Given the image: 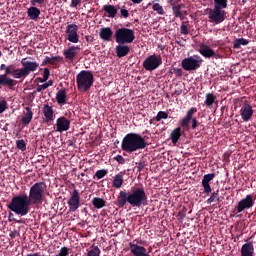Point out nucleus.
I'll return each instance as SVG.
<instances>
[{"mask_svg":"<svg viewBox=\"0 0 256 256\" xmlns=\"http://www.w3.org/2000/svg\"><path fill=\"white\" fill-rule=\"evenodd\" d=\"M227 0H214V8L215 9H227Z\"/></svg>","mask_w":256,"mask_h":256,"instance_id":"nucleus-39","label":"nucleus"},{"mask_svg":"<svg viewBox=\"0 0 256 256\" xmlns=\"http://www.w3.org/2000/svg\"><path fill=\"white\" fill-rule=\"evenodd\" d=\"M67 99V92L65 90H59L56 94V101L59 105H65Z\"/></svg>","mask_w":256,"mask_h":256,"instance_id":"nucleus-33","label":"nucleus"},{"mask_svg":"<svg viewBox=\"0 0 256 256\" xmlns=\"http://www.w3.org/2000/svg\"><path fill=\"white\" fill-rule=\"evenodd\" d=\"M169 118V114L165 111H159L156 115V117L154 118V121H161V119H168Z\"/></svg>","mask_w":256,"mask_h":256,"instance_id":"nucleus-42","label":"nucleus"},{"mask_svg":"<svg viewBox=\"0 0 256 256\" xmlns=\"http://www.w3.org/2000/svg\"><path fill=\"white\" fill-rule=\"evenodd\" d=\"M67 144H68V147H75V141L73 140H68Z\"/></svg>","mask_w":256,"mask_h":256,"instance_id":"nucleus-62","label":"nucleus"},{"mask_svg":"<svg viewBox=\"0 0 256 256\" xmlns=\"http://www.w3.org/2000/svg\"><path fill=\"white\" fill-rule=\"evenodd\" d=\"M195 113H197V109L195 107H192L187 111L186 115L180 120V127H182V129H187L189 127V123H191V129L195 131V129L201 125L197 118H193Z\"/></svg>","mask_w":256,"mask_h":256,"instance_id":"nucleus-9","label":"nucleus"},{"mask_svg":"<svg viewBox=\"0 0 256 256\" xmlns=\"http://www.w3.org/2000/svg\"><path fill=\"white\" fill-rule=\"evenodd\" d=\"M44 85H47V88L53 87V80H49L48 82L44 83Z\"/></svg>","mask_w":256,"mask_h":256,"instance_id":"nucleus-63","label":"nucleus"},{"mask_svg":"<svg viewBox=\"0 0 256 256\" xmlns=\"http://www.w3.org/2000/svg\"><path fill=\"white\" fill-rule=\"evenodd\" d=\"M93 73L89 70H82L76 76V83L78 91L85 93L93 87L94 83Z\"/></svg>","mask_w":256,"mask_h":256,"instance_id":"nucleus-6","label":"nucleus"},{"mask_svg":"<svg viewBox=\"0 0 256 256\" xmlns=\"http://www.w3.org/2000/svg\"><path fill=\"white\" fill-rule=\"evenodd\" d=\"M215 201H219V190L214 191L210 198L207 200L208 204L215 203Z\"/></svg>","mask_w":256,"mask_h":256,"instance_id":"nucleus-44","label":"nucleus"},{"mask_svg":"<svg viewBox=\"0 0 256 256\" xmlns=\"http://www.w3.org/2000/svg\"><path fill=\"white\" fill-rule=\"evenodd\" d=\"M201 65H203V58L197 54L181 61V67L184 71H197V69L201 68Z\"/></svg>","mask_w":256,"mask_h":256,"instance_id":"nucleus-8","label":"nucleus"},{"mask_svg":"<svg viewBox=\"0 0 256 256\" xmlns=\"http://www.w3.org/2000/svg\"><path fill=\"white\" fill-rule=\"evenodd\" d=\"M56 256H69V248L67 247H62Z\"/></svg>","mask_w":256,"mask_h":256,"instance_id":"nucleus-47","label":"nucleus"},{"mask_svg":"<svg viewBox=\"0 0 256 256\" xmlns=\"http://www.w3.org/2000/svg\"><path fill=\"white\" fill-rule=\"evenodd\" d=\"M187 217V207H183L181 211L178 212V221H183Z\"/></svg>","mask_w":256,"mask_h":256,"instance_id":"nucleus-45","label":"nucleus"},{"mask_svg":"<svg viewBox=\"0 0 256 256\" xmlns=\"http://www.w3.org/2000/svg\"><path fill=\"white\" fill-rule=\"evenodd\" d=\"M239 113L244 123H249V121H251L253 118V107L249 104V102L245 101L242 104Z\"/></svg>","mask_w":256,"mask_h":256,"instance_id":"nucleus-15","label":"nucleus"},{"mask_svg":"<svg viewBox=\"0 0 256 256\" xmlns=\"http://www.w3.org/2000/svg\"><path fill=\"white\" fill-rule=\"evenodd\" d=\"M163 65V58L161 55L152 54L146 57L142 63V67L145 71H155Z\"/></svg>","mask_w":256,"mask_h":256,"instance_id":"nucleus-10","label":"nucleus"},{"mask_svg":"<svg viewBox=\"0 0 256 256\" xmlns=\"http://www.w3.org/2000/svg\"><path fill=\"white\" fill-rule=\"evenodd\" d=\"M241 45H243V46L249 45V40H247L245 38H238V39L234 40V42H233L234 49H241Z\"/></svg>","mask_w":256,"mask_h":256,"instance_id":"nucleus-35","label":"nucleus"},{"mask_svg":"<svg viewBox=\"0 0 256 256\" xmlns=\"http://www.w3.org/2000/svg\"><path fill=\"white\" fill-rule=\"evenodd\" d=\"M168 75H169V77H173V75H175V67H172L169 69Z\"/></svg>","mask_w":256,"mask_h":256,"instance_id":"nucleus-61","label":"nucleus"},{"mask_svg":"<svg viewBox=\"0 0 256 256\" xmlns=\"http://www.w3.org/2000/svg\"><path fill=\"white\" fill-rule=\"evenodd\" d=\"M215 179V173L206 174L202 178V187L204 189V193L206 195H211V181Z\"/></svg>","mask_w":256,"mask_h":256,"instance_id":"nucleus-20","label":"nucleus"},{"mask_svg":"<svg viewBox=\"0 0 256 256\" xmlns=\"http://www.w3.org/2000/svg\"><path fill=\"white\" fill-rule=\"evenodd\" d=\"M16 147L20 151H27V143H25V140L23 139L16 141Z\"/></svg>","mask_w":256,"mask_h":256,"instance_id":"nucleus-43","label":"nucleus"},{"mask_svg":"<svg viewBox=\"0 0 256 256\" xmlns=\"http://www.w3.org/2000/svg\"><path fill=\"white\" fill-rule=\"evenodd\" d=\"M170 139L173 145H177V143H179V140L181 139V127H177L171 131Z\"/></svg>","mask_w":256,"mask_h":256,"instance_id":"nucleus-30","label":"nucleus"},{"mask_svg":"<svg viewBox=\"0 0 256 256\" xmlns=\"http://www.w3.org/2000/svg\"><path fill=\"white\" fill-rule=\"evenodd\" d=\"M130 252L134 256H149L147 253V248L144 246H139L138 244L129 243Z\"/></svg>","mask_w":256,"mask_h":256,"instance_id":"nucleus-21","label":"nucleus"},{"mask_svg":"<svg viewBox=\"0 0 256 256\" xmlns=\"http://www.w3.org/2000/svg\"><path fill=\"white\" fill-rule=\"evenodd\" d=\"M31 205H35L28 198L27 194H21L12 198L10 204L8 205V209L16 213V215H20L21 217H25V215H29V211H31Z\"/></svg>","mask_w":256,"mask_h":256,"instance_id":"nucleus-3","label":"nucleus"},{"mask_svg":"<svg viewBox=\"0 0 256 256\" xmlns=\"http://www.w3.org/2000/svg\"><path fill=\"white\" fill-rule=\"evenodd\" d=\"M240 253L241 256H253L255 253V247L253 246V242L243 244Z\"/></svg>","mask_w":256,"mask_h":256,"instance_id":"nucleus-23","label":"nucleus"},{"mask_svg":"<svg viewBox=\"0 0 256 256\" xmlns=\"http://www.w3.org/2000/svg\"><path fill=\"white\" fill-rule=\"evenodd\" d=\"M42 113L44 115V123H51L55 121V112L53 111V107L49 106V104H44L42 107Z\"/></svg>","mask_w":256,"mask_h":256,"instance_id":"nucleus-19","label":"nucleus"},{"mask_svg":"<svg viewBox=\"0 0 256 256\" xmlns=\"http://www.w3.org/2000/svg\"><path fill=\"white\" fill-rule=\"evenodd\" d=\"M136 169L139 173H141V171H143V169H145V163H143V162L136 163Z\"/></svg>","mask_w":256,"mask_h":256,"instance_id":"nucleus-55","label":"nucleus"},{"mask_svg":"<svg viewBox=\"0 0 256 256\" xmlns=\"http://www.w3.org/2000/svg\"><path fill=\"white\" fill-rule=\"evenodd\" d=\"M26 112L24 113V116L21 118V121L25 127L33 121V111L30 107H26Z\"/></svg>","mask_w":256,"mask_h":256,"instance_id":"nucleus-29","label":"nucleus"},{"mask_svg":"<svg viewBox=\"0 0 256 256\" xmlns=\"http://www.w3.org/2000/svg\"><path fill=\"white\" fill-rule=\"evenodd\" d=\"M33 60H34L33 57L23 58L21 60V65L24 71L27 73V75H30L31 73H35V71L39 69V63Z\"/></svg>","mask_w":256,"mask_h":256,"instance_id":"nucleus-14","label":"nucleus"},{"mask_svg":"<svg viewBox=\"0 0 256 256\" xmlns=\"http://www.w3.org/2000/svg\"><path fill=\"white\" fill-rule=\"evenodd\" d=\"M127 203H129L131 207H145L147 205L145 187H132L129 192L121 190L117 196L116 205L119 209H123Z\"/></svg>","mask_w":256,"mask_h":256,"instance_id":"nucleus-1","label":"nucleus"},{"mask_svg":"<svg viewBox=\"0 0 256 256\" xmlns=\"http://www.w3.org/2000/svg\"><path fill=\"white\" fill-rule=\"evenodd\" d=\"M87 256H101V249H99V246L92 245V249L88 251Z\"/></svg>","mask_w":256,"mask_h":256,"instance_id":"nucleus-40","label":"nucleus"},{"mask_svg":"<svg viewBox=\"0 0 256 256\" xmlns=\"http://www.w3.org/2000/svg\"><path fill=\"white\" fill-rule=\"evenodd\" d=\"M92 205L95 207V209H103V207L107 205V201H105L103 198L94 197L92 199Z\"/></svg>","mask_w":256,"mask_h":256,"instance_id":"nucleus-31","label":"nucleus"},{"mask_svg":"<svg viewBox=\"0 0 256 256\" xmlns=\"http://www.w3.org/2000/svg\"><path fill=\"white\" fill-rule=\"evenodd\" d=\"M123 183H124L123 175L118 174L114 176L112 187H114L115 189H121V186L123 185Z\"/></svg>","mask_w":256,"mask_h":256,"instance_id":"nucleus-34","label":"nucleus"},{"mask_svg":"<svg viewBox=\"0 0 256 256\" xmlns=\"http://www.w3.org/2000/svg\"><path fill=\"white\" fill-rule=\"evenodd\" d=\"M130 51L131 48L125 44H118L115 48V53L118 59H122V57H127Z\"/></svg>","mask_w":256,"mask_h":256,"instance_id":"nucleus-22","label":"nucleus"},{"mask_svg":"<svg viewBox=\"0 0 256 256\" xmlns=\"http://www.w3.org/2000/svg\"><path fill=\"white\" fill-rule=\"evenodd\" d=\"M17 68L15 65L10 64V65H5L1 64L0 65V71H4V74H0V89L3 87H8L10 91L15 90V85H17V80H14L12 78H9V75H14L15 71Z\"/></svg>","mask_w":256,"mask_h":256,"instance_id":"nucleus-4","label":"nucleus"},{"mask_svg":"<svg viewBox=\"0 0 256 256\" xmlns=\"http://www.w3.org/2000/svg\"><path fill=\"white\" fill-rule=\"evenodd\" d=\"M132 1V3H134L135 5H139L140 3H143V0H130Z\"/></svg>","mask_w":256,"mask_h":256,"instance_id":"nucleus-64","label":"nucleus"},{"mask_svg":"<svg viewBox=\"0 0 256 256\" xmlns=\"http://www.w3.org/2000/svg\"><path fill=\"white\" fill-rule=\"evenodd\" d=\"M153 11H155L158 15H165V10L163 9V6L159 3H154L152 5Z\"/></svg>","mask_w":256,"mask_h":256,"instance_id":"nucleus-41","label":"nucleus"},{"mask_svg":"<svg viewBox=\"0 0 256 256\" xmlns=\"http://www.w3.org/2000/svg\"><path fill=\"white\" fill-rule=\"evenodd\" d=\"M174 75L176 77H183V69L174 67Z\"/></svg>","mask_w":256,"mask_h":256,"instance_id":"nucleus-53","label":"nucleus"},{"mask_svg":"<svg viewBox=\"0 0 256 256\" xmlns=\"http://www.w3.org/2000/svg\"><path fill=\"white\" fill-rule=\"evenodd\" d=\"M255 205V200L252 195H247L244 199L238 202V205L235 207L237 213H243L245 209H251Z\"/></svg>","mask_w":256,"mask_h":256,"instance_id":"nucleus-16","label":"nucleus"},{"mask_svg":"<svg viewBox=\"0 0 256 256\" xmlns=\"http://www.w3.org/2000/svg\"><path fill=\"white\" fill-rule=\"evenodd\" d=\"M120 13H121V17H123L124 19H127V17H129V10L125 9V6H123L120 9Z\"/></svg>","mask_w":256,"mask_h":256,"instance_id":"nucleus-50","label":"nucleus"},{"mask_svg":"<svg viewBox=\"0 0 256 256\" xmlns=\"http://www.w3.org/2000/svg\"><path fill=\"white\" fill-rule=\"evenodd\" d=\"M80 4H81V0H72L70 7L75 8L77 7V5H80Z\"/></svg>","mask_w":256,"mask_h":256,"instance_id":"nucleus-57","label":"nucleus"},{"mask_svg":"<svg viewBox=\"0 0 256 256\" xmlns=\"http://www.w3.org/2000/svg\"><path fill=\"white\" fill-rule=\"evenodd\" d=\"M7 111V101L2 100L0 101V115L1 113H5Z\"/></svg>","mask_w":256,"mask_h":256,"instance_id":"nucleus-48","label":"nucleus"},{"mask_svg":"<svg viewBox=\"0 0 256 256\" xmlns=\"http://www.w3.org/2000/svg\"><path fill=\"white\" fill-rule=\"evenodd\" d=\"M8 220L10 221V222H12V221H14L15 223H23V220H17V219H15V215L13 214V213H9V215H8Z\"/></svg>","mask_w":256,"mask_h":256,"instance_id":"nucleus-51","label":"nucleus"},{"mask_svg":"<svg viewBox=\"0 0 256 256\" xmlns=\"http://www.w3.org/2000/svg\"><path fill=\"white\" fill-rule=\"evenodd\" d=\"M132 243H133V245H135V243H137L136 245H144L145 244V242H143V240H141V239H136Z\"/></svg>","mask_w":256,"mask_h":256,"instance_id":"nucleus-60","label":"nucleus"},{"mask_svg":"<svg viewBox=\"0 0 256 256\" xmlns=\"http://www.w3.org/2000/svg\"><path fill=\"white\" fill-rule=\"evenodd\" d=\"M215 99H217V96H215L213 93H207L205 99L206 107L211 108L213 103H215Z\"/></svg>","mask_w":256,"mask_h":256,"instance_id":"nucleus-37","label":"nucleus"},{"mask_svg":"<svg viewBox=\"0 0 256 256\" xmlns=\"http://www.w3.org/2000/svg\"><path fill=\"white\" fill-rule=\"evenodd\" d=\"M27 15L32 21H39V16L41 15V10L36 6H31L27 9Z\"/></svg>","mask_w":256,"mask_h":256,"instance_id":"nucleus-25","label":"nucleus"},{"mask_svg":"<svg viewBox=\"0 0 256 256\" xmlns=\"http://www.w3.org/2000/svg\"><path fill=\"white\" fill-rule=\"evenodd\" d=\"M68 207L71 213H75V211L81 207V196L79 195V191L77 189L72 191L68 200Z\"/></svg>","mask_w":256,"mask_h":256,"instance_id":"nucleus-12","label":"nucleus"},{"mask_svg":"<svg viewBox=\"0 0 256 256\" xmlns=\"http://www.w3.org/2000/svg\"><path fill=\"white\" fill-rule=\"evenodd\" d=\"M102 9L105 11V13H107V17H110V19H115L118 10L114 5L105 4Z\"/></svg>","mask_w":256,"mask_h":256,"instance_id":"nucleus-28","label":"nucleus"},{"mask_svg":"<svg viewBox=\"0 0 256 256\" xmlns=\"http://www.w3.org/2000/svg\"><path fill=\"white\" fill-rule=\"evenodd\" d=\"M54 129L57 133H65V131H69V129H71V120L65 118V116L59 117L56 120Z\"/></svg>","mask_w":256,"mask_h":256,"instance_id":"nucleus-17","label":"nucleus"},{"mask_svg":"<svg viewBox=\"0 0 256 256\" xmlns=\"http://www.w3.org/2000/svg\"><path fill=\"white\" fill-rule=\"evenodd\" d=\"M63 61V57L61 56H53L52 58L49 56H45L44 60L41 63V67H45V65H56V63H61Z\"/></svg>","mask_w":256,"mask_h":256,"instance_id":"nucleus-27","label":"nucleus"},{"mask_svg":"<svg viewBox=\"0 0 256 256\" xmlns=\"http://www.w3.org/2000/svg\"><path fill=\"white\" fill-rule=\"evenodd\" d=\"M181 93H183V90L178 88L174 91L173 95H174V97H179V95H181Z\"/></svg>","mask_w":256,"mask_h":256,"instance_id":"nucleus-59","label":"nucleus"},{"mask_svg":"<svg viewBox=\"0 0 256 256\" xmlns=\"http://www.w3.org/2000/svg\"><path fill=\"white\" fill-rule=\"evenodd\" d=\"M43 3H45V0H30L32 7H37V5L41 7Z\"/></svg>","mask_w":256,"mask_h":256,"instance_id":"nucleus-49","label":"nucleus"},{"mask_svg":"<svg viewBox=\"0 0 256 256\" xmlns=\"http://www.w3.org/2000/svg\"><path fill=\"white\" fill-rule=\"evenodd\" d=\"M99 37L102 41H111V37H113V30L110 27H103L99 31Z\"/></svg>","mask_w":256,"mask_h":256,"instance_id":"nucleus-24","label":"nucleus"},{"mask_svg":"<svg viewBox=\"0 0 256 256\" xmlns=\"http://www.w3.org/2000/svg\"><path fill=\"white\" fill-rule=\"evenodd\" d=\"M118 45H129L135 41V32L129 28H118L114 33Z\"/></svg>","mask_w":256,"mask_h":256,"instance_id":"nucleus-7","label":"nucleus"},{"mask_svg":"<svg viewBox=\"0 0 256 256\" xmlns=\"http://www.w3.org/2000/svg\"><path fill=\"white\" fill-rule=\"evenodd\" d=\"M171 7H172V15L176 17V19H181V21H183L185 17H183V11L179 7V4H174Z\"/></svg>","mask_w":256,"mask_h":256,"instance_id":"nucleus-32","label":"nucleus"},{"mask_svg":"<svg viewBox=\"0 0 256 256\" xmlns=\"http://www.w3.org/2000/svg\"><path fill=\"white\" fill-rule=\"evenodd\" d=\"M115 161H117V163H119V165H125V159L121 156V155H117L116 157H114Z\"/></svg>","mask_w":256,"mask_h":256,"instance_id":"nucleus-52","label":"nucleus"},{"mask_svg":"<svg viewBox=\"0 0 256 256\" xmlns=\"http://www.w3.org/2000/svg\"><path fill=\"white\" fill-rule=\"evenodd\" d=\"M149 144L143 136L138 133H128L126 134L121 142V149L124 153H135L145 149Z\"/></svg>","mask_w":256,"mask_h":256,"instance_id":"nucleus-2","label":"nucleus"},{"mask_svg":"<svg viewBox=\"0 0 256 256\" xmlns=\"http://www.w3.org/2000/svg\"><path fill=\"white\" fill-rule=\"evenodd\" d=\"M199 53L200 55H202V57H205L206 59H211V57H215V51L204 44L199 49Z\"/></svg>","mask_w":256,"mask_h":256,"instance_id":"nucleus-26","label":"nucleus"},{"mask_svg":"<svg viewBox=\"0 0 256 256\" xmlns=\"http://www.w3.org/2000/svg\"><path fill=\"white\" fill-rule=\"evenodd\" d=\"M107 173H109L108 170H105V169L98 170L96 171L94 178L97 177L98 179H103V177H105Z\"/></svg>","mask_w":256,"mask_h":256,"instance_id":"nucleus-46","label":"nucleus"},{"mask_svg":"<svg viewBox=\"0 0 256 256\" xmlns=\"http://www.w3.org/2000/svg\"><path fill=\"white\" fill-rule=\"evenodd\" d=\"M14 79H21L25 77H29V74L24 70V68L16 69L14 74L12 75Z\"/></svg>","mask_w":256,"mask_h":256,"instance_id":"nucleus-36","label":"nucleus"},{"mask_svg":"<svg viewBox=\"0 0 256 256\" xmlns=\"http://www.w3.org/2000/svg\"><path fill=\"white\" fill-rule=\"evenodd\" d=\"M47 184L45 182H36L30 187L28 199L33 205H41L45 199Z\"/></svg>","mask_w":256,"mask_h":256,"instance_id":"nucleus-5","label":"nucleus"},{"mask_svg":"<svg viewBox=\"0 0 256 256\" xmlns=\"http://www.w3.org/2000/svg\"><path fill=\"white\" fill-rule=\"evenodd\" d=\"M45 89H47V85L46 84L38 85L36 87L37 93H41V91H45Z\"/></svg>","mask_w":256,"mask_h":256,"instance_id":"nucleus-56","label":"nucleus"},{"mask_svg":"<svg viewBox=\"0 0 256 256\" xmlns=\"http://www.w3.org/2000/svg\"><path fill=\"white\" fill-rule=\"evenodd\" d=\"M208 19H210V23H215L216 25H219L220 23H223L225 19H227V12L219 8L209 9Z\"/></svg>","mask_w":256,"mask_h":256,"instance_id":"nucleus-11","label":"nucleus"},{"mask_svg":"<svg viewBox=\"0 0 256 256\" xmlns=\"http://www.w3.org/2000/svg\"><path fill=\"white\" fill-rule=\"evenodd\" d=\"M79 26L77 24H69L66 26V39L70 43H79Z\"/></svg>","mask_w":256,"mask_h":256,"instance_id":"nucleus-13","label":"nucleus"},{"mask_svg":"<svg viewBox=\"0 0 256 256\" xmlns=\"http://www.w3.org/2000/svg\"><path fill=\"white\" fill-rule=\"evenodd\" d=\"M49 75H51V72L49 71V68H44V72H43L44 81H48Z\"/></svg>","mask_w":256,"mask_h":256,"instance_id":"nucleus-54","label":"nucleus"},{"mask_svg":"<svg viewBox=\"0 0 256 256\" xmlns=\"http://www.w3.org/2000/svg\"><path fill=\"white\" fill-rule=\"evenodd\" d=\"M168 3L171 6L177 5L179 3H181V0H168Z\"/></svg>","mask_w":256,"mask_h":256,"instance_id":"nucleus-58","label":"nucleus"},{"mask_svg":"<svg viewBox=\"0 0 256 256\" xmlns=\"http://www.w3.org/2000/svg\"><path fill=\"white\" fill-rule=\"evenodd\" d=\"M189 29H191V25H189V21H183L180 26L181 35H189Z\"/></svg>","mask_w":256,"mask_h":256,"instance_id":"nucleus-38","label":"nucleus"},{"mask_svg":"<svg viewBox=\"0 0 256 256\" xmlns=\"http://www.w3.org/2000/svg\"><path fill=\"white\" fill-rule=\"evenodd\" d=\"M79 51H81V48L79 46H70L68 49L63 51V55L66 61H70V63H73Z\"/></svg>","mask_w":256,"mask_h":256,"instance_id":"nucleus-18","label":"nucleus"}]
</instances>
